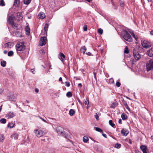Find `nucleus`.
<instances>
[{"instance_id": "f257e3e1", "label": "nucleus", "mask_w": 153, "mask_h": 153, "mask_svg": "<svg viewBox=\"0 0 153 153\" xmlns=\"http://www.w3.org/2000/svg\"><path fill=\"white\" fill-rule=\"evenodd\" d=\"M122 36L123 38L126 41L131 42H132V38L131 36L128 33V31L124 30H123Z\"/></svg>"}, {"instance_id": "f03ea898", "label": "nucleus", "mask_w": 153, "mask_h": 153, "mask_svg": "<svg viewBox=\"0 0 153 153\" xmlns=\"http://www.w3.org/2000/svg\"><path fill=\"white\" fill-rule=\"evenodd\" d=\"M16 49L17 51H24L25 48L23 42H19L16 45Z\"/></svg>"}, {"instance_id": "7ed1b4c3", "label": "nucleus", "mask_w": 153, "mask_h": 153, "mask_svg": "<svg viewBox=\"0 0 153 153\" xmlns=\"http://www.w3.org/2000/svg\"><path fill=\"white\" fill-rule=\"evenodd\" d=\"M14 19V17L13 16H9L8 19L9 24H10L13 27H18V25L13 21Z\"/></svg>"}, {"instance_id": "20e7f679", "label": "nucleus", "mask_w": 153, "mask_h": 153, "mask_svg": "<svg viewBox=\"0 0 153 153\" xmlns=\"http://www.w3.org/2000/svg\"><path fill=\"white\" fill-rule=\"evenodd\" d=\"M146 68L148 71L153 69V60H150L147 62Z\"/></svg>"}, {"instance_id": "39448f33", "label": "nucleus", "mask_w": 153, "mask_h": 153, "mask_svg": "<svg viewBox=\"0 0 153 153\" xmlns=\"http://www.w3.org/2000/svg\"><path fill=\"white\" fill-rule=\"evenodd\" d=\"M133 56L136 60H139L141 58V55L138 52L137 49H134L133 51Z\"/></svg>"}, {"instance_id": "423d86ee", "label": "nucleus", "mask_w": 153, "mask_h": 153, "mask_svg": "<svg viewBox=\"0 0 153 153\" xmlns=\"http://www.w3.org/2000/svg\"><path fill=\"white\" fill-rule=\"evenodd\" d=\"M56 131L58 135H60L62 134V136L65 137H66L67 136V134H66L65 132L63 131V129L62 127L60 126H58L56 128Z\"/></svg>"}, {"instance_id": "0eeeda50", "label": "nucleus", "mask_w": 153, "mask_h": 153, "mask_svg": "<svg viewBox=\"0 0 153 153\" xmlns=\"http://www.w3.org/2000/svg\"><path fill=\"white\" fill-rule=\"evenodd\" d=\"M34 132L36 136L39 137L42 136L44 133V131L40 129L35 130L34 131Z\"/></svg>"}, {"instance_id": "6e6552de", "label": "nucleus", "mask_w": 153, "mask_h": 153, "mask_svg": "<svg viewBox=\"0 0 153 153\" xmlns=\"http://www.w3.org/2000/svg\"><path fill=\"white\" fill-rule=\"evenodd\" d=\"M47 42V38L45 36L41 37L39 42V44L41 46H43L46 44Z\"/></svg>"}, {"instance_id": "1a4fd4ad", "label": "nucleus", "mask_w": 153, "mask_h": 153, "mask_svg": "<svg viewBox=\"0 0 153 153\" xmlns=\"http://www.w3.org/2000/svg\"><path fill=\"white\" fill-rule=\"evenodd\" d=\"M16 115V113L12 112H8L6 115V117L7 119H10L11 118Z\"/></svg>"}, {"instance_id": "9d476101", "label": "nucleus", "mask_w": 153, "mask_h": 153, "mask_svg": "<svg viewBox=\"0 0 153 153\" xmlns=\"http://www.w3.org/2000/svg\"><path fill=\"white\" fill-rule=\"evenodd\" d=\"M8 99L9 100H12L15 101L16 100V97L13 94H10L7 96Z\"/></svg>"}, {"instance_id": "9b49d317", "label": "nucleus", "mask_w": 153, "mask_h": 153, "mask_svg": "<svg viewBox=\"0 0 153 153\" xmlns=\"http://www.w3.org/2000/svg\"><path fill=\"white\" fill-rule=\"evenodd\" d=\"M142 46L145 48H149L151 45L147 43L146 41H144L141 42Z\"/></svg>"}, {"instance_id": "f8f14e48", "label": "nucleus", "mask_w": 153, "mask_h": 153, "mask_svg": "<svg viewBox=\"0 0 153 153\" xmlns=\"http://www.w3.org/2000/svg\"><path fill=\"white\" fill-rule=\"evenodd\" d=\"M121 133L123 135L126 136L128 134L129 131L126 129H123L121 130Z\"/></svg>"}, {"instance_id": "ddd939ff", "label": "nucleus", "mask_w": 153, "mask_h": 153, "mask_svg": "<svg viewBox=\"0 0 153 153\" xmlns=\"http://www.w3.org/2000/svg\"><path fill=\"white\" fill-rule=\"evenodd\" d=\"M140 148L143 153H147V149L146 146L142 145L140 146Z\"/></svg>"}, {"instance_id": "4468645a", "label": "nucleus", "mask_w": 153, "mask_h": 153, "mask_svg": "<svg viewBox=\"0 0 153 153\" xmlns=\"http://www.w3.org/2000/svg\"><path fill=\"white\" fill-rule=\"evenodd\" d=\"M147 53L149 56L153 57V48H151L147 51Z\"/></svg>"}, {"instance_id": "2eb2a0df", "label": "nucleus", "mask_w": 153, "mask_h": 153, "mask_svg": "<svg viewBox=\"0 0 153 153\" xmlns=\"http://www.w3.org/2000/svg\"><path fill=\"white\" fill-rule=\"evenodd\" d=\"M45 13L42 12H40L38 16L39 18L41 19H44L45 18Z\"/></svg>"}, {"instance_id": "dca6fc26", "label": "nucleus", "mask_w": 153, "mask_h": 153, "mask_svg": "<svg viewBox=\"0 0 153 153\" xmlns=\"http://www.w3.org/2000/svg\"><path fill=\"white\" fill-rule=\"evenodd\" d=\"M11 138L12 139L14 138L15 140H17L18 138V134L16 133H14L11 136Z\"/></svg>"}, {"instance_id": "f3484780", "label": "nucleus", "mask_w": 153, "mask_h": 153, "mask_svg": "<svg viewBox=\"0 0 153 153\" xmlns=\"http://www.w3.org/2000/svg\"><path fill=\"white\" fill-rule=\"evenodd\" d=\"M13 45V43L10 42H8L5 44V48H11Z\"/></svg>"}, {"instance_id": "a211bd4d", "label": "nucleus", "mask_w": 153, "mask_h": 153, "mask_svg": "<svg viewBox=\"0 0 153 153\" xmlns=\"http://www.w3.org/2000/svg\"><path fill=\"white\" fill-rule=\"evenodd\" d=\"M20 5V1L19 0H15L14 3L13 5L18 7Z\"/></svg>"}, {"instance_id": "6ab92c4d", "label": "nucleus", "mask_w": 153, "mask_h": 153, "mask_svg": "<svg viewBox=\"0 0 153 153\" xmlns=\"http://www.w3.org/2000/svg\"><path fill=\"white\" fill-rule=\"evenodd\" d=\"M48 27V24H45L44 27V34H47V30Z\"/></svg>"}, {"instance_id": "aec40b11", "label": "nucleus", "mask_w": 153, "mask_h": 153, "mask_svg": "<svg viewBox=\"0 0 153 153\" xmlns=\"http://www.w3.org/2000/svg\"><path fill=\"white\" fill-rule=\"evenodd\" d=\"M123 104L124 105H125V107H126V108L128 109V111H130V108H129L128 105H127V103L124 100H123Z\"/></svg>"}, {"instance_id": "412c9836", "label": "nucleus", "mask_w": 153, "mask_h": 153, "mask_svg": "<svg viewBox=\"0 0 153 153\" xmlns=\"http://www.w3.org/2000/svg\"><path fill=\"white\" fill-rule=\"evenodd\" d=\"M121 118L123 120H125L127 119V116L125 114H122L121 116Z\"/></svg>"}, {"instance_id": "4be33fe9", "label": "nucleus", "mask_w": 153, "mask_h": 153, "mask_svg": "<svg viewBox=\"0 0 153 153\" xmlns=\"http://www.w3.org/2000/svg\"><path fill=\"white\" fill-rule=\"evenodd\" d=\"M86 51V48L85 46L82 47L81 48V52L83 53V54L85 53Z\"/></svg>"}, {"instance_id": "5701e85b", "label": "nucleus", "mask_w": 153, "mask_h": 153, "mask_svg": "<svg viewBox=\"0 0 153 153\" xmlns=\"http://www.w3.org/2000/svg\"><path fill=\"white\" fill-rule=\"evenodd\" d=\"M75 112L74 110L73 109H71L69 111V114L71 116H72L75 114Z\"/></svg>"}, {"instance_id": "b1692460", "label": "nucleus", "mask_w": 153, "mask_h": 153, "mask_svg": "<svg viewBox=\"0 0 153 153\" xmlns=\"http://www.w3.org/2000/svg\"><path fill=\"white\" fill-rule=\"evenodd\" d=\"M25 31H26L27 34L29 35L30 33V29L28 26H26L25 27Z\"/></svg>"}, {"instance_id": "393cba45", "label": "nucleus", "mask_w": 153, "mask_h": 153, "mask_svg": "<svg viewBox=\"0 0 153 153\" xmlns=\"http://www.w3.org/2000/svg\"><path fill=\"white\" fill-rule=\"evenodd\" d=\"M6 62L5 61H2L1 62V66L3 67H5L6 66Z\"/></svg>"}, {"instance_id": "a878e982", "label": "nucleus", "mask_w": 153, "mask_h": 153, "mask_svg": "<svg viewBox=\"0 0 153 153\" xmlns=\"http://www.w3.org/2000/svg\"><path fill=\"white\" fill-rule=\"evenodd\" d=\"M16 16L18 17V18H20L21 19H22L23 18V17L22 16L21 13H17L16 14Z\"/></svg>"}, {"instance_id": "bb28decb", "label": "nucleus", "mask_w": 153, "mask_h": 153, "mask_svg": "<svg viewBox=\"0 0 153 153\" xmlns=\"http://www.w3.org/2000/svg\"><path fill=\"white\" fill-rule=\"evenodd\" d=\"M89 139L88 137L84 136L83 138V140L84 143H86L88 140Z\"/></svg>"}, {"instance_id": "cd10ccee", "label": "nucleus", "mask_w": 153, "mask_h": 153, "mask_svg": "<svg viewBox=\"0 0 153 153\" xmlns=\"http://www.w3.org/2000/svg\"><path fill=\"white\" fill-rule=\"evenodd\" d=\"M60 56L61 58V60L62 62H63V59L65 58V56L64 54L63 53H60Z\"/></svg>"}, {"instance_id": "c85d7f7f", "label": "nucleus", "mask_w": 153, "mask_h": 153, "mask_svg": "<svg viewBox=\"0 0 153 153\" xmlns=\"http://www.w3.org/2000/svg\"><path fill=\"white\" fill-rule=\"evenodd\" d=\"M14 53L12 51H10L8 53V56H12L13 54Z\"/></svg>"}, {"instance_id": "c756f323", "label": "nucleus", "mask_w": 153, "mask_h": 153, "mask_svg": "<svg viewBox=\"0 0 153 153\" xmlns=\"http://www.w3.org/2000/svg\"><path fill=\"white\" fill-rule=\"evenodd\" d=\"M14 125V124L13 123H10L8 124V127L10 128H12L13 127Z\"/></svg>"}, {"instance_id": "7c9ffc66", "label": "nucleus", "mask_w": 153, "mask_h": 153, "mask_svg": "<svg viewBox=\"0 0 153 153\" xmlns=\"http://www.w3.org/2000/svg\"><path fill=\"white\" fill-rule=\"evenodd\" d=\"M4 139V135L3 134H0V142H3Z\"/></svg>"}, {"instance_id": "2f4dec72", "label": "nucleus", "mask_w": 153, "mask_h": 153, "mask_svg": "<svg viewBox=\"0 0 153 153\" xmlns=\"http://www.w3.org/2000/svg\"><path fill=\"white\" fill-rule=\"evenodd\" d=\"M0 122L2 123H5L6 122V120L4 118H2L0 120Z\"/></svg>"}, {"instance_id": "473e14b6", "label": "nucleus", "mask_w": 153, "mask_h": 153, "mask_svg": "<svg viewBox=\"0 0 153 153\" xmlns=\"http://www.w3.org/2000/svg\"><path fill=\"white\" fill-rule=\"evenodd\" d=\"M31 1V0H24V3L25 4H29Z\"/></svg>"}, {"instance_id": "72a5a7b5", "label": "nucleus", "mask_w": 153, "mask_h": 153, "mask_svg": "<svg viewBox=\"0 0 153 153\" xmlns=\"http://www.w3.org/2000/svg\"><path fill=\"white\" fill-rule=\"evenodd\" d=\"M66 96L68 97H71L72 96V94L71 92H68L67 93Z\"/></svg>"}, {"instance_id": "f704fd0d", "label": "nucleus", "mask_w": 153, "mask_h": 153, "mask_svg": "<svg viewBox=\"0 0 153 153\" xmlns=\"http://www.w3.org/2000/svg\"><path fill=\"white\" fill-rule=\"evenodd\" d=\"M95 130L96 131L99 132H102V130L101 129H100V128L98 127H96L95 128Z\"/></svg>"}, {"instance_id": "c9c22d12", "label": "nucleus", "mask_w": 153, "mask_h": 153, "mask_svg": "<svg viewBox=\"0 0 153 153\" xmlns=\"http://www.w3.org/2000/svg\"><path fill=\"white\" fill-rule=\"evenodd\" d=\"M124 53L127 54H128L129 53L128 48L127 46H126L125 47Z\"/></svg>"}, {"instance_id": "e433bc0d", "label": "nucleus", "mask_w": 153, "mask_h": 153, "mask_svg": "<svg viewBox=\"0 0 153 153\" xmlns=\"http://www.w3.org/2000/svg\"><path fill=\"white\" fill-rule=\"evenodd\" d=\"M121 146V145L118 143H117L115 146V147L117 149L120 148Z\"/></svg>"}, {"instance_id": "4c0bfd02", "label": "nucleus", "mask_w": 153, "mask_h": 153, "mask_svg": "<svg viewBox=\"0 0 153 153\" xmlns=\"http://www.w3.org/2000/svg\"><path fill=\"white\" fill-rule=\"evenodd\" d=\"M103 30L101 28H99L98 29V32L100 35H102L103 33Z\"/></svg>"}, {"instance_id": "58836bf2", "label": "nucleus", "mask_w": 153, "mask_h": 153, "mask_svg": "<svg viewBox=\"0 0 153 153\" xmlns=\"http://www.w3.org/2000/svg\"><path fill=\"white\" fill-rule=\"evenodd\" d=\"M109 124L112 127H114L115 126V125L113 123L112 121V120H110L109 121Z\"/></svg>"}, {"instance_id": "ea45409f", "label": "nucleus", "mask_w": 153, "mask_h": 153, "mask_svg": "<svg viewBox=\"0 0 153 153\" xmlns=\"http://www.w3.org/2000/svg\"><path fill=\"white\" fill-rule=\"evenodd\" d=\"M117 105L116 103H113L111 105V107L112 108H115L117 106Z\"/></svg>"}, {"instance_id": "a19ab883", "label": "nucleus", "mask_w": 153, "mask_h": 153, "mask_svg": "<svg viewBox=\"0 0 153 153\" xmlns=\"http://www.w3.org/2000/svg\"><path fill=\"white\" fill-rule=\"evenodd\" d=\"M5 4L4 3V0H1L0 1V5L2 6H4Z\"/></svg>"}, {"instance_id": "79ce46f5", "label": "nucleus", "mask_w": 153, "mask_h": 153, "mask_svg": "<svg viewBox=\"0 0 153 153\" xmlns=\"http://www.w3.org/2000/svg\"><path fill=\"white\" fill-rule=\"evenodd\" d=\"M84 104H85V105L87 104H89V102L88 99H86V100H85L84 102Z\"/></svg>"}, {"instance_id": "37998d69", "label": "nucleus", "mask_w": 153, "mask_h": 153, "mask_svg": "<svg viewBox=\"0 0 153 153\" xmlns=\"http://www.w3.org/2000/svg\"><path fill=\"white\" fill-rule=\"evenodd\" d=\"M120 5L122 7H123L124 6V2L120 1Z\"/></svg>"}, {"instance_id": "c03bdc74", "label": "nucleus", "mask_w": 153, "mask_h": 153, "mask_svg": "<svg viewBox=\"0 0 153 153\" xmlns=\"http://www.w3.org/2000/svg\"><path fill=\"white\" fill-rule=\"evenodd\" d=\"M87 25H85L83 26V30L85 31H87Z\"/></svg>"}, {"instance_id": "a18cd8bd", "label": "nucleus", "mask_w": 153, "mask_h": 153, "mask_svg": "<svg viewBox=\"0 0 153 153\" xmlns=\"http://www.w3.org/2000/svg\"><path fill=\"white\" fill-rule=\"evenodd\" d=\"M131 34L132 35L133 37L135 38L136 40H137L138 38L137 37L135 36V35L133 33H132Z\"/></svg>"}, {"instance_id": "49530a36", "label": "nucleus", "mask_w": 153, "mask_h": 153, "mask_svg": "<svg viewBox=\"0 0 153 153\" xmlns=\"http://www.w3.org/2000/svg\"><path fill=\"white\" fill-rule=\"evenodd\" d=\"M116 85L117 87H119L120 85V83L119 82H117L116 83Z\"/></svg>"}, {"instance_id": "de8ad7c7", "label": "nucleus", "mask_w": 153, "mask_h": 153, "mask_svg": "<svg viewBox=\"0 0 153 153\" xmlns=\"http://www.w3.org/2000/svg\"><path fill=\"white\" fill-rule=\"evenodd\" d=\"M95 117L97 120H99V116H98V114H97V113H96V114L95 115Z\"/></svg>"}, {"instance_id": "09e8293b", "label": "nucleus", "mask_w": 153, "mask_h": 153, "mask_svg": "<svg viewBox=\"0 0 153 153\" xmlns=\"http://www.w3.org/2000/svg\"><path fill=\"white\" fill-rule=\"evenodd\" d=\"M66 85L68 87H69L70 85V84L69 82H65Z\"/></svg>"}, {"instance_id": "8fccbe9b", "label": "nucleus", "mask_w": 153, "mask_h": 153, "mask_svg": "<svg viewBox=\"0 0 153 153\" xmlns=\"http://www.w3.org/2000/svg\"><path fill=\"white\" fill-rule=\"evenodd\" d=\"M3 90L1 88H0V94H1L3 93Z\"/></svg>"}, {"instance_id": "3c124183", "label": "nucleus", "mask_w": 153, "mask_h": 153, "mask_svg": "<svg viewBox=\"0 0 153 153\" xmlns=\"http://www.w3.org/2000/svg\"><path fill=\"white\" fill-rule=\"evenodd\" d=\"M102 136L105 137L106 138H107V135L105 134H104L102 133Z\"/></svg>"}, {"instance_id": "603ef678", "label": "nucleus", "mask_w": 153, "mask_h": 153, "mask_svg": "<svg viewBox=\"0 0 153 153\" xmlns=\"http://www.w3.org/2000/svg\"><path fill=\"white\" fill-rule=\"evenodd\" d=\"M109 81L110 82H111V83H113L114 82V80L113 79H111L110 80H109Z\"/></svg>"}, {"instance_id": "864d4df0", "label": "nucleus", "mask_w": 153, "mask_h": 153, "mask_svg": "<svg viewBox=\"0 0 153 153\" xmlns=\"http://www.w3.org/2000/svg\"><path fill=\"white\" fill-rule=\"evenodd\" d=\"M34 71L35 70L34 69H32L31 70V72L33 74H34Z\"/></svg>"}, {"instance_id": "5fc2aeb1", "label": "nucleus", "mask_w": 153, "mask_h": 153, "mask_svg": "<svg viewBox=\"0 0 153 153\" xmlns=\"http://www.w3.org/2000/svg\"><path fill=\"white\" fill-rule=\"evenodd\" d=\"M122 120L121 119H120L119 120L118 122L120 124H122Z\"/></svg>"}, {"instance_id": "6e6d98bb", "label": "nucleus", "mask_w": 153, "mask_h": 153, "mask_svg": "<svg viewBox=\"0 0 153 153\" xmlns=\"http://www.w3.org/2000/svg\"><path fill=\"white\" fill-rule=\"evenodd\" d=\"M78 101L80 104L81 105H82V102L80 101L79 99H78Z\"/></svg>"}, {"instance_id": "4d7b16f0", "label": "nucleus", "mask_w": 153, "mask_h": 153, "mask_svg": "<svg viewBox=\"0 0 153 153\" xmlns=\"http://www.w3.org/2000/svg\"><path fill=\"white\" fill-rule=\"evenodd\" d=\"M86 54L87 55H88V56H91V53L90 52H88L87 53H86Z\"/></svg>"}, {"instance_id": "13d9d810", "label": "nucleus", "mask_w": 153, "mask_h": 153, "mask_svg": "<svg viewBox=\"0 0 153 153\" xmlns=\"http://www.w3.org/2000/svg\"><path fill=\"white\" fill-rule=\"evenodd\" d=\"M40 118L41 119H42L44 122L47 123V121H46V120H45L44 119H43L41 117H40Z\"/></svg>"}, {"instance_id": "bf43d9fd", "label": "nucleus", "mask_w": 153, "mask_h": 153, "mask_svg": "<svg viewBox=\"0 0 153 153\" xmlns=\"http://www.w3.org/2000/svg\"><path fill=\"white\" fill-rule=\"evenodd\" d=\"M35 91L36 92L38 93L39 91V90L38 89L36 88L35 89Z\"/></svg>"}, {"instance_id": "052dcab7", "label": "nucleus", "mask_w": 153, "mask_h": 153, "mask_svg": "<svg viewBox=\"0 0 153 153\" xmlns=\"http://www.w3.org/2000/svg\"><path fill=\"white\" fill-rule=\"evenodd\" d=\"M150 34L151 35H153V30H152L151 32H150Z\"/></svg>"}, {"instance_id": "680f3d73", "label": "nucleus", "mask_w": 153, "mask_h": 153, "mask_svg": "<svg viewBox=\"0 0 153 153\" xmlns=\"http://www.w3.org/2000/svg\"><path fill=\"white\" fill-rule=\"evenodd\" d=\"M78 86L79 87L80 86V87L82 86V85L81 83H80L78 84Z\"/></svg>"}, {"instance_id": "e2e57ef3", "label": "nucleus", "mask_w": 153, "mask_h": 153, "mask_svg": "<svg viewBox=\"0 0 153 153\" xmlns=\"http://www.w3.org/2000/svg\"><path fill=\"white\" fill-rule=\"evenodd\" d=\"M7 51L5 50L4 51V54H6L7 53Z\"/></svg>"}, {"instance_id": "0e129e2a", "label": "nucleus", "mask_w": 153, "mask_h": 153, "mask_svg": "<svg viewBox=\"0 0 153 153\" xmlns=\"http://www.w3.org/2000/svg\"><path fill=\"white\" fill-rule=\"evenodd\" d=\"M62 80V78L61 77H60L59 79V81H61Z\"/></svg>"}, {"instance_id": "69168bd1", "label": "nucleus", "mask_w": 153, "mask_h": 153, "mask_svg": "<svg viewBox=\"0 0 153 153\" xmlns=\"http://www.w3.org/2000/svg\"><path fill=\"white\" fill-rule=\"evenodd\" d=\"M129 143L130 144H132V142H131V140H129Z\"/></svg>"}, {"instance_id": "338daca9", "label": "nucleus", "mask_w": 153, "mask_h": 153, "mask_svg": "<svg viewBox=\"0 0 153 153\" xmlns=\"http://www.w3.org/2000/svg\"><path fill=\"white\" fill-rule=\"evenodd\" d=\"M136 153H141V152L139 151H136Z\"/></svg>"}, {"instance_id": "774afa93", "label": "nucleus", "mask_w": 153, "mask_h": 153, "mask_svg": "<svg viewBox=\"0 0 153 153\" xmlns=\"http://www.w3.org/2000/svg\"><path fill=\"white\" fill-rule=\"evenodd\" d=\"M88 104L87 105V106L86 107V108L87 109H88L89 107V106H88Z\"/></svg>"}]
</instances>
